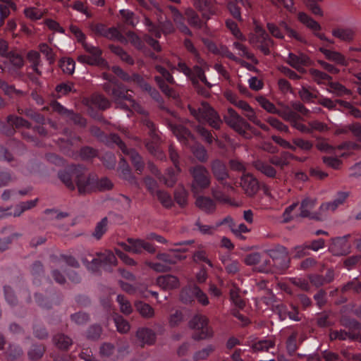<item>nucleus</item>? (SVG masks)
I'll use <instances>...</instances> for the list:
<instances>
[{"instance_id":"obj_1","label":"nucleus","mask_w":361,"mask_h":361,"mask_svg":"<svg viewBox=\"0 0 361 361\" xmlns=\"http://www.w3.org/2000/svg\"><path fill=\"white\" fill-rule=\"evenodd\" d=\"M59 177L71 190H75L76 185L80 194L90 193L95 190V176L89 173L86 169L81 166H73L67 170L61 171Z\"/></svg>"},{"instance_id":"obj_2","label":"nucleus","mask_w":361,"mask_h":361,"mask_svg":"<svg viewBox=\"0 0 361 361\" xmlns=\"http://www.w3.org/2000/svg\"><path fill=\"white\" fill-rule=\"evenodd\" d=\"M104 90L111 96L117 107L123 109L130 108L135 111L145 114V111L142 107L133 99V96L128 93L129 90L126 89L123 85H117L110 90L109 85H105Z\"/></svg>"},{"instance_id":"obj_3","label":"nucleus","mask_w":361,"mask_h":361,"mask_svg":"<svg viewBox=\"0 0 361 361\" xmlns=\"http://www.w3.org/2000/svg\"><path fill=\"white\" fill-rule=\"evenodd\" d=\"M190 114L200 122L207 123L214 129H219L222 121L218 113L207 102L201 103L197 108L188 105Z\"/></svg>"},{"instance_id":"obj_4","label":"nucleus","mask_w":361,"mask_h":361,"mask_svg":"<svg viewBox=\"0 0 361 361\" xmlns=\"http://www.w3.org/2000/svg\"><path fill=\"white\" fill-rule=\"evenodd\" d=\"M189 327L197 331V334L193 335L195 340H204L210 338L214 335V331L209 326V319L202 314L194 316L188 323Z\"/></svg>"},{"instance_id":"obj_5","label":"nucleus","mask_w":361,"mask_h":361,"mask_svg":"<svg viewBox=\"0 0 361 361\" xmlns=\"http://www.w3.org/2000/svg\"><path fill=\"white\" fill-rule=\"evenodd\" d=\"M192 178V190H205L211 185V176L209 171L202 165H197L189 169Z\"/></svg>"},{"instance_id":"obj_6","label":"nucleus","mask_w":361,"mask_h":361,"mask_svg":"<svg viewBox=\"0 0 361 361\" xmlns=\"http://www.w3.org/2000/svg\"><path fill=\"white\" fill-rule=\"evenodd\" d=\"M248 41L250 44L259 49L264 55L270 54V47L273 46L274 42L261 27L256 26L255 33L249 35Z\"/></svg>"},{"instance_id":"obj_7","label":"nucleus","mask_w":361,"mask_h":361,"mask_svg":"<svg viewBox=\"0 0 361 361\" xmlns=\"http://www.w3.org/2000/svg\"><path fill=\"white\" fill-rule=\"evenodd\" d=\"M24 61L20 54L16 51H9L4 59L0 61V69L3 73L11 75H18V71L23 66Z\"/></svg>"},{"instance_id":"obj_8","label":"nucleus","mask_w":361,"mask_h":361,"mask_svg":"<svg viewBox=\"0 0 361 361\" xmlns=\"http://www.w3.org/2000/svg\"><path fill=\"white\" fill-rule=\"evenodd\" d=\"M267 254L273 259L274 265L280 270H286L289 267L288 251L283 245H277L266 250Z\"/></svg>"},{"instance_id":"obj_9","label":"nucleus","mask_w":361,"mask_h":361,"mask_svg":"<svg viewBox=\"0 0 361 361\" xmlns=\"http://www.w3.org/2000/svg\"><path fill=\"white\" fill-rule=\"evenodd\" d=\"M224 118L226 123L240 135H245L246 130L250 128V124L232 108L228 109Z\"/></svg>"},{"instance_id":"obj_10","label":"nucleus","mask_w":361,"mask_h":361,"mask_svg":"<svg viewBox=\"0 0 361 361\" xmlns=\"http://www.w3.org/2000/svg\"><path fill=\"white\" fill-rule=\"evenodd\" d=\"M239 185L244 194L249 197H255L259 190V183L257 178L251 173H244L240 178Z\"/></svg>"},{"instance_id":"obj_11","label":"nucleus","mask_w":361,"mask_h":361,"mask_svg":"<svg viewBox=\"0 0 361 361\" xmlns=\"http://www.w3.org/2000/svg\"><path fill=\"white\" fill-rule=\"evenodd\" d=\"M216 0H193V6L202 14V19L207 21L217 12Z\"/></svg>"},{"instance_id":"obj_12","label":"nucleus","mask_w":361,"mask_h":361,"mask_svg":"<svg viewBox=\"0 0 361 361\" xmlns=\"http://www.w3.org/2000/svg\"><path fill=\"white\" fill-rule=\"evenodd\" d=\"M244 262L248 266H255L259 272H268L270 270V261L268 259H262L258 252H252L247 255L244 258Z\"/></svg>"},{"instance_id":"obj_13","label":"nucleus","mask_w":361,"mask_h":361,"mask_svg":"<svg viewBox=\"0 0 361 361\" xmlns=\"http://www.w3.org/2000/svg\"><path fill=\"white\" fill-rule=\"evenodd\" d=\"M211 171L214 178L219 181L224 186L233 189L229 183H224L228 177V172L225 164L219 160L215 159L211 162Z\"/></svg>"},{"instance_id":"obj_14","label":"nucleus","mask_w":361,"mask_h":361,"mask_svg":"<svg viewBox=\"0 0 361 361\" xmlns=\"http://www.w3.org/2000/svg\"><path fill=\"white\" fill-rule=\"evenodd\" d=\"M286 62L293 68L303 73V66L310 65L311 61L307 55L305 54H295L289 53Z\"/></svg>"},{"instance_id":"obj_15","label":"nucleus","mask_w":361,"mask_h":361,"mask_svg":"<svg viewBox=\"0 0 361 361\" xmlns=\"http://www.w3.org/2000/svg\"><path fill=\"white\" fill-rule=\"evenodd\" d=\"M135 336L141 347H144L145 345H152L156 342V334L153 330L149 328L138 329Z\"/></svg>"},{"instance_id":"obj_16","label":"nucleus","mask_w":361,"mask_h":361,"mask_svg":"<svg viewBox=\"0 0 361 361\" xmlns=\"http://www.w3.org/2000/svg\"><path fill=\"white\" fill-rule=\"evenodd\" d=\"M97 257L93 258L91 263L94 266H102V264L116 266L117 259L115 255L110 250H106L104 252L97 253Z\"/></svg>"},{"instance_id":"obj_17","label":"nucleus","mask_w":361,"mask_h":361,"mask_svg":"<svg viewBox=\"0 0 361 361\" xmlns=\"http://www.w3.org/2000/svg\"><path fill=\"white\" fill-rule=\"evenodd\" d=\"M168 126L173 135L178 138L180 142L185 143L189 140H194L193 135L190 130L183 126L182 125L173 124L169 123Z\"/></svg>"},{"instance_id":"obj_18","label":"nucleus","mask_w":361,"mask_h":361,"mask_svg":"<svg viewBox=\"0 0 361 361\" xmlns=\"http://www.w3.org/2000/svg\"><path fill=\"white\" fill-rule=\"evenodd\" d=\"M317 198L305 197L300 204V216L303 218H310L314 219L313 216H316V212H312L317 204Z\"/></svg>"},{"instance_id":"obj_19","label":"nucleus","mask_w":361,"mask_h":361,"mask_svg":"<svg viewBox=\"0 0 361 361\" xmlns=\"http://www.w3.org/2000/svg\"><path fill=\"white\" fill-rule=\"evenodd\" d=\"M157 285L164 290H171L179 287L178 279L171 274L160 276L157 279Z\"/></svg>"},{"instance_id":"obj_20","label":"nucleus","mask_w":361,"mask_h":361,"mask_svg":"<svg viewBox=\"0 0 361 361\" xmlns=\"http://www.w3.org/2000/svg\"><path fill=\"white\" fill-rule=\"evenodd\" d=\"M185 15L187 18L189 25L197 29L207 27V22L202 20L199 15L191 8H188L185 11Z\"/></svg>"},{"instance_id":"obj_21","label":"nucleus","mask_w":361,"mask_h":361,"mask_svg":"<svg viewBox=\"0 0 361 361\" xmlns=\"http://www.w3.org/2000/svg\"><path fill=\"white\" fill-rule=\"evenodd\" d=\"M337 209L336 204L332 201L323 202L320 204L317 212H316V216H313V218L317 221H323L331 213L336 212Z\"/></svg>"},{"instance_id":"obj_22","label":"nucleus","mask_w":361,"mask_h":361,"mask_svg":"<svg viewBox=\"0 0 361 361\" xmlns=\"http://www.w3.org/2000/svg\"><path fill=\"white\" fill-rule=\"evenodd\" d=\"M195 204L200 209L207 214L214 212L216 209V202L209 197H198L196 199Z\"/></svg>"},{"instance_id":"obj_23","label":"nucleus","mask_w":361,"mask_h":361,"mask_svg":"<svg viewBox=\"0 0 361 361\" xmlns=\"http://www.w3.org/2000/svg\"><path fill=\"white\" fill-rule=\"evenodd\" d=\"M252 165L256 170L269 178H275L276 176V170L271 165L261 159L253 161Z\"/></svg>"},{"instance_id":"obj_24","label":"nucleus","mask_w":361,"mask_h":361,"mask_svg":"<svg viewBox=\"0 0 361 361\" xmlns=\"http://www.w3.org/2000/svg\"><path fill=\"white\" fill-rule=\"evenodd\" d=\"M330 250L334 255H346L349 252V245L345 238H338L333 241Z\"/></svg>"},{"instance_id":"obj_25","label":"nucleus","mask_w":361,"mask_h":361,"mask_svg":"<svg viewBox=\"0 0 361 361\" xmlns=\"http://www.w3.org/2000/svg\"><path fill=\"white\" fill-rule=\"evenodd\" d=\"M319 50L325 56L328 60L332 61L339 65L344 66L348 65L345 57L340 52L331 51L322 47L319 48Z\"/></svg>"},{"instance_id":"obj_26","label":"nucleus","mask_w":361,"mask_h":361,"mask_svg":"<svg viewBox=\"0 0 361 361\" xmlns=\"http://www.w3.org/2000/svg\"><path fill=\"white\" fill-rule=\"evenodd\" d=\"M137 85L143 90L147 92L151 97L158 102H162L161 97L159 92L147 83L142 77H136Z\"/></svg>"},{"instance_id":"obj_27","label":"nucleus","mask_w":361,"mask_h":361,"mask_svg":"<svg viewBox=\"0 0 361 361\" xmlns=\"http://www.w3.org/2000/svg\"><path fill=\"white\" fill-rule=\"evenodd\" d=\"M289 159H295L296 160L302 161V159L295 157L292 154L288 152H283L279 157L274 156L270 158L269 162L276 166H279L281 169H283L284 166L289 164Z\"/></svg>"},{"instance_id":"obj_28","label":"nucleus","mask_w":361,"mask_h":361,"mask_svg":"<svg viewBox=\"0 0 361 361\" xmlns=\"http://www.w3.org/2000/svg\"><path fill=\"white\" fill-rule=\"evenodd\" d=\"M191 71L192 73H190V75H189V78L194 85L197 84L198 80H200L208 87H212L210 82L207 80L204 75V70L202 67L200 66H195Z\"/></svg>"},{"instance_id":"obj_29","label":"nucleus","mask_w":361,"mask_h":361,"mask_svg":"<svg viewBox=\"0 0 361 361\" xmlns=\"http://www.w3.org/2000/svg\"><path fill=\"white\" fill-rule=\"evenodd\" d=\"M211 194L214 200L217 202L221 204H228L232 206H238V204L235 203L229 197L228 195L219 190L218 187H213L211 189Z\"/></svg>"},{"instance_id":"obj_30","label":"nucleus","mask_w":361,"mask_h":361,"mask_svg":"<svg viewBox=\"0 0 361 361\" xmlns=\"http://www.w3.org/2000/svg\"><path fill=\"white\" fill-rule=\"evenodd\" d=\"M298 17L300 22L305 25L307 28L311 30L312 32H318L321 30L322 27L319 23L305 13H299Z\"/></svg>"},{"instance_id":"obj_31","label":"nucleus","mask_w":361,"mask_h":361,"mask_svg":"<svg viewBox=\"0 0 361 361\" xmlns=\"http://www.w3.org/2000/svg\"><path fill=\"white\" fill-rule=\"evenodd\" d=\"M54 345L61 350H68L73 344L72 338L63 334H58L53 338Z\"/></svg>"},{"instance_id":"obj_32","label":"nucleus","mask_w":361,"mask_h":361,"mask_svg":"<svg viewBox=\"0 0 361 361\" xmlns=\"http://www.w3.org/2000/svg\"><path fill=\"white\" fill-rule=\"evenodd\" d=\"M332 35L341 41L350 42L354 38V32L350 28L338 27L332 30Z\"/></svg>"},{"instance_id":"obj_33","label":"nucleus","mask_w":361,"mask_h":361,"mask_svg":"<svg viewBox=\"0 0 361 361\" xmlns=\"http://www.w3.org/2000/svg\"><path fill=\"white\" fill-rule=\"evenodd\" d=\"M234 49L238 51V54L241 57H245L251 60L254 63H258L257 59L255 57L254 54L249 51L247 47L238 42H234L233 44Z\"/></svg>"},{"instance_id":"obj_34","label":"nucleus","mask_w":361,"mask_h":361,"mask_svg":"<svg viewBox=\"0 0 361 361\" xmlns=\"http://www.w3.org/2000/svg\"><path fill=\"white\" fill-rule=\"evenodd\" d=\"M275 345V341L271 338L259 340L252 345V348L255 352H267L270 348Z\"/></svg>"},{"instance_id":"obj_35","label":"nucleus","mask_w":361,"mask_h":361,"mask_svg":"<svg viewBox=\"0 0 361 361\" xmlns=\"http://www.w3.org/2000/svg\"><path fill=\"white\" fill-rule=\"evenodd\" d=\"M276 114L290 124L300 118V116L288 106H283L282 109H278Z\"/></svg>"},{"instance_id":"obj_36","label":"nucleus","mask_w":361,"mask_h":361,"mask_svg":"<svg viewBox=\"0 0 361 361\" xmlns=\"http://www.w3.org/2000/svg\"><path fill=\"white\" fill-rule=\"evenodd\" d=\"M109 49L116 56H118L123 61L129 65L134 63L133 59L121 47L117 45H109Z\"/></svg>"},{"instance_id":"obj_37","label":"nucleus","mask_w":361,"mask_h":361,"mask_svg":"<svg viewBox=\"0 0 361 361\" xmlns=\"http://www.w3.org/2000/svg\"><path fill=\"white\" fill-rule=\"evenodd\" d=\"M136 310L141 316L146 319H151L154 317V308L147 303L139 302L135 304Z\"/></svg>"},{"instance_id":"obj_38","label":"nucleus","mask_w":361,"mask_h":361,"mask_svg":"<svg viewBox=\"0 0 361 361\" xmlns=\"http://www.w3.org/2000/svg\"><path fill=\"white\" fill-rule=\"evenodd\" d=\"M214 350V345L212 344L207 345L205 348L196 351L192 358L195 361L206 360Z\"/></svg>"},{"instance_id":"obj_39","label":"nucleus","mask_w":361,"mask_h":361,"mask_svg":"<svg viewBox=\"0 0 361 361\" xmlns=\"http://www.w3.org/2000/svg\"><path fill=\"white\" fill-rule=\"evenodd\" d=\"M329 338L331 341L334 340H340L344 341L346 339L354 340L355 338V336L350 333L347 332L345 330H331L329 333Z\"/></svg>"},{"instance_id":"obj_40","label":"nucleus","mask_w":361,"mask_h":361,"mask_svg":"<svg viewBox=\"0 0 361 361\" xmlns=\"http://www.w3.org/2000/svg\"><path fill=\"white\" fill-rule=\"evenodd\" d=\"M91 103L100 109L105 110L110 107L111 103L108 99L101 94H93L90 99Z\"/></svg>"},{"instance_id":"obj_41","label":"nucleus","mask_w":361,"mask_h":361,"mask_svg":"<svg viewBox=\"0 0 361 361\" xmlns=\"http://www.w3.org/2000/svg\"><path fill=\"white\" fill-rule=\"evenodd\" d=\"M125 154L130 157L131 161L135 167L136 170L141 172L144 168V164L139 154L134 149H126Z\"/></svg>"},{"instance_id":"obj_42","label":"nucleus","mask_w":361,"mask_h":361,"mask_svg":"<svg viewBox=\"0 0 361 361\" xmlns=\"http://www.w3.org/2000/svg\"><path fill=\"white\" fill-rule=\"evenodd\" d=\"M108 226V219L104 217L95 226L94 231L92 233V236L97 239L100 240L103 235L106 232Z\"/></svg>"},{"instance_id":"obj_43","label":"nucleus","mask_w":361,"mask_h":361,"mask_svg":"<svg viewBox=\"0 0 361 361\" xmlns=\"http://www.w3.org/2000/svg\"><path fill=\"white\" fill-rule=\"evenodd\" d=\"M117 331L120 334H127L130 329L128 322L121 315H116L114 319Z\"/></svg>"},{"instance_id":"obj_44","label":"nucleus","mask_w":361,"mask_h":361,"mask_svg":"<svg viewBox=\"0 0 361 361\" xmlns=\"http://www.w3.org/2000/svg\"><path fill=\"white\" fill-rule=\"evenodd\" d=\"M174 23H176L178 29L185 35L192 36V32L188 27L185 24V18L181 13L172 17Z\"/></svg>"},{"instance_id":"obj_45","label":"nucleus","mask_w":361,"mask_h":361,"mask_svg":"<svg viewBox=\"0 0 361 361\" xmlns=\"http://www.w3.org/2000/svg\"><path fill=\"white\" fill-rule=\"evenodd\" d=\"M7 121L8 123L15 126L16 128H20V127H25L26 128H30L31 124L25 119L23 118L22 117H19L14 115H10L7 117Z\"/></svg>"},{"instance_id":"obj_46","label":"nucleus","mask_w":361,"mask_h":361,"mask_svg":"<svg viewBox=\"0 0 361 361\" xmlns=\"http://www.w3.org/2000/svg\"><path fill=\"white\" fill-rule=\"evenodd\" d=\"M215 49H212L211 47L209 49L214 53L218 54L224 57H226L233 61H238V57L232 53L226 46L221 45L216 47L214 45Z\"/></svg>"},{"instance_id":"obj_47","label":"nucleus","mask_w":361,"mask_h":361,"mask_svg":"<svg viewBox=\"0 0 361 361\" xmlns=\"http://www.w3.org/2000/svg\"><path fill=\"white\" fill-rule=\"evenodd\" d=\"M191 293L196 298L198 302L206 306L209 305V301L205 293H204L198 286H193L190 289Z\"/></svg>"},{"instance_id":"obj_48","label":"nucleus","mask_w":361,"mask_h":361,"mask_svg":"<svg viewBox=\"0 0 361 361\" xmlns=\"http://www.w3.org/2000/svg\"><path fill=\"white\" fill-rule=\"evenodd\" d=\"M256 100L259 104V105L267 112L270 114H276L278 111V109L275 106V105L268 100L264 97L260 96L257 97Z\"/></svg>"},{"instance_id":"obj_49","label":"nucleus","mask_w":361,"mask_h":361,"mask_svg":"<svg viewBox=\"0 0 361 361\" xmlns=\"http://www.w3.org/2000/svg\"><path fill=\"white\" fill-rule=\"evenodd\" d=\"M27 59L32 63V67L35 72L38 75H41V72L38 69V66L41 63L39 54L36 51H30L27 54Z\"/></svg>"},{"instance_id":"obj_50","label":"nucleus","mask_w":361,"mask_h":361,"mask_svg":"<svg viewBox=\"0 0 361 361\" xmlns=\"http://www.w3.org/2000/svg\"><path fill=\"white\" fill-rule=\"evenodd\" d=\"M62 71L68 75H72L75 70V61L69 58L63 59L59 62Z\"/></svg>"},{"instance_id":"obj_51","label":"nucleus","mask_w":361,"mask_h":361,"mask_svg":"<svg viewBox=\"0 0 361 361\" xmlns=\"http://www.w3.org/2000/svg\"><path fill=\"white\" fill-rule=\"evenodd\" d=\"M119 304L120 310L124 314L128 315L133 312L130 302L122 295H118L116 298Z\"/></svg>"},{"instance_id":"obj_52","label":"nucleus","mask_w":361,"mask_h":361,"mask_svg":"<svg viewBox=\"0 0 361 361\" xmlns=\"http://www.w3.org/2000/svg\"><path fill=\"white\" fill-rule=\"evenodd\" d=\"M267 122L276 130L280 132L289 133L288 126L276 118L269 116L266 119Z\"/></svg>"},{"instance_id":"obj_53","label":"nucleus","mask_w":361,"mask_h":361,"mask_svg":"<svg viewBox=\"0 0 361 361\" xmlns=\"http://www.w3.org/2000/svg\"><path fill=\"white\" fill-rule=\"evenodd\" d=\"M44 13L43 11L35 7H28L24 10L25 16L32 20L40 19L44 16Z\"/></svg>"},{"instance_id":"obj_54","label":"nucleus","mask_w":361,"mask_h":361,"mask_svg":"<svg viewBox=\"0 0 361 361\" xmlns=\"http://www.w3.org/2000/svg\"><path fill=\"white\" fill-rule=\"evenodd\" d=\"M230 298L235 305L240 309H243L245 307V302L239 295V288L235 286L230 290Z\"/></svg>"},{"instance_id":"obj_55","label":"nucleus","mask_w":361,"mask_h":361,"mask_svg":"<svg viewBox=\"0 0 361 361\" xmlns=\"http://www.w3.org/2000/svg\"><path fill=\"white\" fill-rule=\"evenodd\" d=\"M145 264L154 271L159 273L168 272L171 270V267H169L166 264H164L161 261L157 262L146 261Z\"/></svg>"},{"instance_id":"obj_56","label":"nucleus","mask_w":361,"mask_h":361,"mask_svg":"<svg viewBox=\"0 0 361 361\" xmlns=\"http://www.w3.org/2000/svg\"><path fill=\"white\" fill-rule=\"evenodd\" d=\"M310 74L317 83H322L325 81H329L331 80V76L317 69H310Z\"/></svg>"},{"instance_id":"obj_57","label":"nucleus","mask_w":361,"mask_h":361,"mask_svg":"<svg viewBox=\"0 0 361 361\" xmlns=\"http://www.w3.org/2000/svg\"><path fill=\"white\" fill-rule=\"evenodd\" d=\"M225 269L230 274H235L239 271V263L236 260L224 259L222 260Z\"/></svg>"},{"instance_id":"obj_58","label":"nucleus","mask_w":361,"mask_h":361,"mask_svg":"<svg viewBox=\"0 0 361 361\" xmlns=\"http://www.w3.org/2000/svg\"><path fill=\"white\" fill-rule=\"evenodd\" d=\"M290 282L301 290L307 292L310 290V285L306 279L293 277L290 279Z\"/></svg>"},{"instance_id":"obj_59","label":"nucleus","mask_w":361,"mask_h":361,"mask_svg":"<svg viewBox=\"0 0 361 361\" xmlns=\"http://www.w3.org/2000/svg\"><path fill=\"white\" fill-rule=\"evenodd\" d=\"M157 199L165 207H171L173 205V200L170 195L162 190H157L156 192Z\"/></svg>"},{"instance_id":"obj_60","label":"nucleus","mask_w":361,"mask_h":361,"mask_svg":"<svg viewBox=\"0 0 361 361\" xmlns=\"http://www.w3.org/2000/svg\"><path fill=\"white\" fill-rule=\"evenodd\" d=\"M297 338V333L293 332L287 339L286 349L290 355H293L298 349Z\"/></svg>"},{"instance_id":"obj_61","label":"nucleus","mask_w":361,"mask_h":361,"mask_svg":"<svg viewBox=\"0 0 361 361\" xmlns=\"http://www.w3.org/2000/svg\"><path fill=\"white\" fill-rule=\"evenodd\" d=\"M44 351V346L34 345L28 352V357L31 360H37L42 357Z\"/></svg>"},{"instance_id":"obj_62","label":"nucleus","mask_w":361,"mask_h":361,"mask_svg":"<svg viewBox=\"0 0 361 361\" xmlns=\"http://www.w3.org/2000/svg\"><path fill=\"white\" fill-rule=\"evenodd\" d=\"M184 320V315L180 310H176L169 317V324L171 327L178 326Z\"/></svg>"},{"instance_id":"obj_63","label":"nucleus","mask_w":361,"mask_h":361,"mask_svg":"<svg viewBox=\"0 0 361 361\" xmlns=\"http://www.w3.org/2000/svg\"><path fill=\"white\" fill-rule=\"evenodd\" d=\"M194 156L200 161L206 162L208 159L207 152L202 145H197L192 149Z\"/></svg>"},{"instance_id":"obj_64","label":"nucleus","mask_w":361,"mask_h":361,"mask_svg":"<svg viewBox=\"0 0 361 361\" xmlns=\"http://www.w3.org/2000/svg\"><path fill=\"white\" fill-rule=\"evenodd\" d=\"M39 49L40 52L46 56L49 63L51 64L55 61V54L53 49L47 44L43 43L39 44Z\"/></svg>"}]
</instances>
